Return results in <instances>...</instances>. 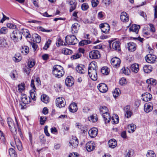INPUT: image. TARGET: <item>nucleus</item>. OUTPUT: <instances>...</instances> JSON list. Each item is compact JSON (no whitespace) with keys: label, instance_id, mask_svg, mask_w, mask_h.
Instances as JSON below:
<instances>
[{"label":"nucleus","instance_id":"f257e3e1","mask_svg":"<svg viewBox=\"0 0 157 157\" xmlns=\"http://www.w3.org/2000/svg\"><path fill=\"white\" fill-rule=\"evenodd\" d=\"M29 33V31L27 29L24 30L23 33H22L18 30H14L10 34V37L11 40L16 43L21 40L22 34L25 36L26 38H30L31 36Z\"/></svg>","mask_w":157,"mask_h":157},{"label":"nucleus","instance_id":"f03ea898","mask_svg":"<svg viewBox=\"0 0 157 157\" xmlns=\"http://www.w3.org/2000/svg\"><path fill=\"white\" fill-rule=\"evenodd\" d=\"M98 67L97 63L92 62L90 63L88 68V74L91 78L94 81H96L98 78Z\"/></svg>","mask_w":157,"mask_h":157},{"label":"nucleus","instance_id":"7ed1b4c3","mask_svg":"<svg viewBox=\"0 0 157 157\" xmlns=\"http://www.w3.org/2000/svg\"><path fill=\"white\" fill-rule=\"evenodd\" d=\"M15 123L10 117H8L7 122L10 131L14 134L17 133V130L18 132H21V129L19 128L17 120L15 118Z\"/></svg>","mask_w":157,"mask_h":157},{"label":"nucleus","instance_id":"20e7f679","mask_svg":"<svg viewBox=\"0 0 157 157\" xmlns=\"http://www.w3.org/2000/svg\"><path fill=\"white\" fill-rule=\"evenodd\" d=\"M64 70L61 66L56 65L53 67L52 74L56 77L61 78L64 75Z\"/></svg>","mask_w":157,"mask_h":157},{"label":"nucleus","instance_id":"39448f33","mask_svg":"<svg viewBox=\"0 0 157 157\" xmlns=\"http://www.w3.org/2000/svg\"><path fill=\"white\" fill-rule=\"evenodd\" d=\"M65 43L68 44L74 45L78 41L76 36L73 35H68L65 37Z\"/></svg>","mask_w":157,"mask_h":157},{"label":"nucleus","instance_id":"423d86ee","mask_svg":"<svg viewBox=\"0 0 157 157\" xmlns=\"http://www.w3.org/2000/svg\"><path fill=\"white\" fill-rule=\"evenodd\" d=\"M30 86L33 89L31 90L30 91V96L32 98V99L34 101H35L36 100V99L35 98L36 91L35 90H36V88L35 86L34 81L33 79L31 80Z\"/></svg>","mask_w":157,"mask_h":157},{"label":"nucleus","instance_id":"0eeeda50","mask_svg":"<svg viewBox=\"0 0 157 157\" xmlns=\"http://www.w3.org/2000/svg\"><path fill=\"white\" fill-rule=\"evenodd\" d=\"M56 102V106L59 108L64 107L66 104L65 100L62 97H59L57 98Z\"/></svg>","mask_w":157,"mask_h":157},{"label":"nucleus","instance_id":"6e6552de","mask_svg":"<svg viewBox=\"0 0 157 157\" xmlns=\"http://www.w3.org/2000/svg\"><path fill=\"white\" fill-rule=\"evenodd\" d=\"M99 27L101 29V31L105 33H108L110 30V26L107 23L101 24L100 25Z\"/></svg>","mask_w":157,"mask_h":157},{"label":"nucleus","instance_id":"1a4fd4ad","mask_svg":"<svg viewBox=\"0 0 157 157\" xmlns=\"http://www.w3.org/2000/svg\"><path fill=\"white\" fill-rule=\"evenodd\" d=\"M90 58L94 59H98L100 57L99 52L97 50H94L91 51L89 54Z\"/></svg>","mask_w":157,"mask_h":157},{"label":"nucleus","instance_id":"9d476101","mask_svg":"<svg viewBox=\"0 0 157 157\" xmlns=\"http://www.w3.org/2000/svg\"><path fill=\"white\" fill-rule=\"evenodd\" d=\"M121 61L119 58L117 57H114L111 60V64L114 67H119Z\"/></svg>","mask_w":157,"mask_h":157},{"label":"nucleus","instance_id":"9b49d317","mask_svg":"<svg viewBox=\"0 0 157 157\" xmlns=\"http://www.w3.org/2000/svg\"><path fill=\"white\" fill-rule=\"evenodd\" d=\"M86 150L88 151H93L95 148V144L94 141H90L86 143Z\"/></svg>","mask_w":157,"mask_h":157},{"label":"nucleus","instance_id":"f8f14e48","mask_svg":"<svg viewBox=\"0 0 157 157\" xmlns=\"http://www.w3.org/2000/svg\"><path fill=\"white\" fill-rule=\"evenodd\" d=\"M98 88L99 91L102 93H105L108 90L106 85L104 83H101L98 85Z\"/></svg>","mask_w":157,"mask_h":157},{"label":"nucleus","instance_id":"ddd939ff","mask_svg":"<svg viewBox=\"0 0 157 157\" xmlns=\"http://www.w3.org/2000/svg\"><path fill=\"white\" fill-rule=\"evenodd\" d=\"M14 141L18 150L19 151H21L22 149V147L21 143L20 140L19 139L17 136L14 135Z\"/></svg>","mask_w":157,"mask_h":157},{"label":"nucleus","instance_id":"4468645a","mask_svg":"<svg viewBox=\"0 0 157 157\" xmlns=\"http://www.w3.org/2000/svg\"><path fill=\"white\" fill-rule=\"evenodd\" d=\"M67 2L71 6L70 9V12H71L75 10L77 5V3L75 0H67Z\"/></svg>","mask_w":157,"mask_h":157},{"label":"nucleus","instance_id":"2eb2a0df","mask_svg":"<svg viewBox=\"0 0 157 157\" xmlns=\"http://www.w3.org/2000/svg\"><path fill=\"white\" fill-rule=\"evenodd\" d=\"M79 25L77 23L73 24L71 27V32L72 34H75L78 33L79 29Z\"/></svg>","mask_w":157,"mask_h":157},{"label":"nucleus","instance_id":"dca6fc26","mask_svg":"<svg viewBox=\"0 0 157 157\" xmlns=\"http://www.w3.org/2000/svg\"><path fill=\"white\" fill-rule=\"evenodd\" d=\"M145 59L147 62L149 63H153L155 61V56L151 54H148L145 57Z\"/></svg>","mask_w":157,"mask_h":157},{"label":"nucleus","instance_id":"f3484780","mask_svg":"<svg viewBox=\"0 0 157 157\" xmlns=\"http://www.w3.org/2000/svg\"><path fill=\"white\" fill-rule=\"evenodd\" d=\"M74 83L73 78L70 76L67 77L65 81V83L66 86H71Z\"/></svg>","mask_w":157,"mask_h":157},{"label":"nucleus","instance_id":"a211bd4d","mask_svg":"<svg viewBox=\"0 0 157 157\" xmlns=\"http://www.w3.org/2000/svg\"><path fill=\"white\" fill-rule=\"evenodd\" d=\"M21 101L24 104H28L31 102L30 98L29 97H27L25 94H21Z\"/></svg>","mask_w":157,"mask_h":157},{"label":"nucleus","instance_id":"6ab92c4d","mask_svg":"<svg viewBox=\"0 0 157 157\" xmlns=\"http://www.w3.org/2000/svg\"><path fill=\"white\" fill-rule=\"evenodd\" d=\"M142 100L145 101H148L152 98L151 95L148 93H145L142 95Z\"/></svg>","mask_w":157,"mask_h":157},{"label":"nucleus","instance_id":"aec40b11","mask_svg":"<svg viewBox=\"0 0 157 157\" xmlns=\"http://www.w3.org/2000/svg\"><path fill=\"white\" fill-rule=\"evenodd\" d=\"M98 133V130L95 128H93L90 129L88 133L91 137L94 138L95 137Z\"/></svg>","mask_w":157,"mask_h":157},{"label":"nucleus","instance_id":"412c9836","mask_svg":"<svg viewBox=\"0 0 157 157\" xmlns=\"http://www.w3.org/2000/svg\"><path fill=\"white\" fill-rule=\"evenodd\" d=\"M76 70L78 73L80 74H84L86 71L85 66L82 65H78L76 67Z\"/></svg>","mask_w":157,"mask_h":157},{"label":"nucleus","instance_id":"4be33fe9","mask_svg":"<svg viewBox=\"0 0 157 157\" xmlns=\"http://www.w3.org/2000/svg\"><path fill=\"white\" fill-rule=\"evenodd\" d=\"M120 19L121 21L124 22L128 21L129 20L128 14L125 12H122L120 16Z\"/></svg>","mask_w":157,"mask_h":157},{"label":"nucleus","instance_id":"5701e85b","mask_svg":"<svg viewBox=\"0 0 157 157\" xmlns=\"http://www.w3.org/2000/svg\"><path fill=\"white\" fill-rule=\"evenodd\" d=\"M112 47L113 49L120 51H121L120 43L119 41H115L112 44Z\"/></svg>","mask_w":157,"mask_h":157},{"label":"nucleus","instance_id":"b1692460","mask_svg":"<svg viewBox=\"0 0 157 157\" xmlns=\"http://www.w3.org/2000/svg\"><path fill=\"white\" fill-rule=\"evenodd\" d=\"M109 146L112 148H114L117 145L116 140L114 139L110 140L108 142Z\"/></svg>","mask_w":157,"mask_h":157},{"label":"nucleus","instance_id":"393cba45","mask_svg":"<svg viewBox=\"0 0 157 157\" xmlns=\"http://www.w3.org/2000/svg\"><path fill=\"white\" fill-rule=\"evenodd\" d=\"M69 109L71 112L75 113L78 110L76 103L74 102L71 103L69 106Z\"/></svg>","mask_w":157,"mask_h":157},{"label":"nucleus","instance_id":"a878e982","mask_svg":"<svg viewBox=\"0 0 157 157\" xmlns=\"http://www.w3.org/2000/svg\"><path fill=\"white\" fill-rule=\"evenodd\" d=\"M128 48L129 51L133 52L136 49V44L133 42H130L127 44Z\"/></svg>","mask_w":157,"mask_h":157},{"label":"nucleus","instance_id":"bb28decb","mask_svg":"<svg viewBox=\"0 0 157 157\" xmlns=\"http://www.w3.org/2000/svg\"><path fill=\"white\" fill-rule=\"evenodd\" d=\"M139 66L138 64H133L131 65L130 69L132 72L137 73L139 70Z\"/></svg>","mask_w":157,"mask_h":157},{"label":"nucleus","instance_id":"cd10ccee","mask_svg":"<svg viewBox=\"0 0 157 157\" xmlns=\"http://www.w3.org/2000/svg\"><path fill=\"white\" fill-rule=\"evenodd\" d=\"M140 28V26L139 25H134L130 28L129 30L130 31L134 32L137 34L138 33L139 29Z\"/></svg>","mask_w":157,"mask_h":157},{"label":"nucleus","instance_id":"c85d7f7f","mask_svg":"<svg viewBox=\"0 0 157 157\" xmlns=\"http://www.w3.org/2000/svg\"><path fill=\"white\" fill-rule=\"evenodd\" d=\"M70 143L74 147H77L78 144V139L75 137L72 138L71 140V142H70Z\"/></svg>","mask_w":157,"mask_h":157},{"label":"nucleus","instance_id":"c756f323","mask_svg":"<svg viewBox=\"0 0 157 157\" xmlns=\"http://www.w3.org/2000/svg\"><path fill=\"white\" fill-rule=\"evenodd\" d=\"M153 109V106L151 104H147L144 105V111L147 113H149Z\"/></svg>","mask_w":157,"mask_h":157},{"label":"nucleus","instance_id":"7c9ffc66","mask_svg":"<svg viewBox=\"0 0 157 157\" xmlns=\"http://www.w3.org/2000/svg\"><path fill=\"white\" fill-rule=\"evenodd\" d=\"M102 116L105 123H109L110 121V116L108 113L102 114Z\"/></svg>","mask_w":157,"mask_h":157},{"label":"nucleus","instance_id":"2f4dec72","mask_svg":"<svg viewBox=\"0 0 157 157\" xmlns=\"http://www.w3.org/2000/svg\"><path fill=\"white\" fill-rule=\"evenodd\" d=\"M130 106H127L125 107L124 109V110L125 112V116L127 118H128L130 117L132 114L131 111L128 110Z\"/></svg>","mask_w":157,"mask_h":157},{"label":"nucleus","instance_id":"473e14b6","mask_svg":"<svg viewBox=\"0 0 157 157\" xmlns=\"http://www.w3.org/2000/svg\"><path fill=\"white\" fill-rule=\"evenodd\" d=\"M41 100L45 103H47L49 101V97L45 94H43L41 96Z\"/></svg>","mask_w":157,"mask_h":157},{"label":"nucleus","instance_id":"72a5a7b5","mask_svg":"<svg viewBox=\"0 0 157 157\" xmlns=\"http://www.w3.org/2000/svg\"><path fill=\"white\" fill-rule=\"evenodd\" d=\"M144 72L147 73H149L152 71V68L150 65H147L144 66L143 68Z\"/></svg>","mask_w":157,"mask_h":157},{"label":"nucleus","instance_id":"f704fd0d","mask_svg":"<svg viewBox=\"0 0 157 157\" xmlns=\"http://www.w3.org/2000/svg\"><path fill=\"white\" fill-rule=\"evenodd\" d=\"M21 50L22 53L24 55H26L29 53V48L28 46H22Z\"/></svg>","mask_w":157,"mask_h":157},{"label":"nucleus","instance_id":"c9c22d12","mask_svg":"<svg viewBox=\"0 0 157 157\" xmlns=\"http://www.w3.org/2000/svg\"><path fill=\"white\" fill-rule=\"evenodd\" d=\"M121 72L125 75H128L130 73V71L128 67H124L121 70Z\"/></svg>","mask_w":157,"mask_h":157},{"label":"nucleus","instance_id":"e433bc0d","mask_svg":"<svg viewBox=\"0 0 157 157\" xmlns=\"http://www.w3.org/2000/svg\"><path fill=\"white\" fill-rule=\"evenodd\" d=\"M10 75L11 78L14 80H15L18 77L17 72L15 70L12 71Z\"/></svg>","mask_w":157,"mask_h":157},{"label":"nucleus","instance_id":"4c0bfd02","mask_svg":"<svg viewBox=\"0 0 157 157\" xmlns=\"http://www.w3.org/2000/svg\"><path fill=\"white\" fill-rule=\"evenodd\" d=\"M13 59L16 62H19L21 59V57L20 54L17 53L16 54L14 57H13Z\"/></svg>","mask_w":157,"mask_h":157},{"label":"nucleus","instance_id":"58836bf2","mask_svg":"<svg viewBox=\"0 0 157 157\" xmlns=\"http://www.w3.org/2000/svg\"><path fill=\"white\" fill-rule=\"evenodd\" d=\"M62 52L65 55H69L72 53V51L67 48H63L62 50Z\"/></svg>","mask_w":157,"mask_h":157},{"label":"nucleus","instance_id":"ea45409f","mask_svg":"<svg viewBox=\"0 0 157 157\" xmlns=\"http://www.w3.org/2000/svg\"><path fill=\"white\" fill-rule=\"evenodd\" d=\"M8 43L6 40L3 38H1L0 39V45L2 47H6L8 45Z\"/></svg>","mask_w":157,"mask_h":157},{"label":"nucleus","instance_id":"a19ab883","mask_svg":"<svg viewBox=\"0 0 157 157\" xmlns=\"http://www.w3.org/2000/svg\"><path fill=\"white\" fill-rule=\"evenodd\" d=\"M111 120L113 124H117L119 122V119L118 117L116 115H114L112 117Z\"/></svg>","mask_w":157,"mask_h":157},{"label":"nucleus","instance_id":"79ce46f5","mask_svg":"<svg viewBox=\"0 0 157 157\" xmlns=\"http://www.w3.org/2000/svg\"><path fill=\"white\" fill-rule=\"evenodd\" d=\"M146 82L148 84L155 85L156 84V81L153 78H150L146 80Z\"/></svg>","mask_w":157,"mask_h":157},{"label":"nucleus","instance_id":"37998d69","mask_svg":"<svg viewBox=\"0 0 157 157\" xmlns=\"http://www.w3.org/2000/svg\"><path fill=\"white\" fill-rule=\"evenodd\" d=\"M120 93V90L119 89H115L113 92V97L115 98L118 97Z\"/></svg>","mask_w":157,"mask_h":157},{"label":"nucleus","instance_id":"c03bdc74","mask_svg":"<svg viewBox=\"0 0 157 157\" xmlns=\"http://www.w3.org/2000/svg\"><path fill=\"white\" fill-rule=\"evenodd\" d=\"M89 119L90 121H91L92 122H96L98 120L97 115L96 114L93 115L89 118Z\"/></svg>","mask_w":157,"mask_h":157},{"label":"nucleus","instance_id":"a18cd8bd","mask_svg":"<svg viewBox=\"0 0 157 157\" xmlns=\"http://www.w3.org/2000/svg\"><path fill=\"white\" fill-rule=\"evenodd\" d=\"M101 71L102 73L105 75H107L109 73V71L107 67H103L101 69Z\"/></svg>","mask_w":157,"mask_h":157},{"label":"nucleus","instance_id":"49530a36","mask_svg":"<svg viewBox=\"0 0 157 157\" xmlns=\"http://www.w3.org/2000/svg\"><path fill=\"white\" fill-rule=\"evenodd\" d=\"M147 157H156V155L152 150L149 151L146 155Z\"/></svg>","mask_w":157,"mask_h":157},{"label":"nucleus","instance_id":"de8ad7c7","mask_svg":"<svg viewBox=\"0 0 157 157\" xmlns=\"http://www.w3.org/2000/svg\"><path fill=\"white\" fill-rule=\"evenodd\" d=\"M128 128L133 132L136 128V126L134 124H132L128 125Z\"/></svg>","mask_w":157,"mask_h":157},{"label":"nucleus","instance_id":"09e8293b","mask_svg":"<svg viewBox=\"0 0 157 157\" xmlns=\"http://www.w3.org/2000/svg\"><path fill=\"white\" fill-rule=\"evenodd\" d=\"M9 153L10 156L17 155L15 151L13 148H10L9 150Z\"/></svg>","mask_w":157,"mask_h":157},{"label":"nucleus","instance_id":"8fccbe9b","mask_svg":"<svg viewBox=\"0 0 157 157\" xmlns=\"http://www.w3.org/2000/svg\"><path fill=\"white\" fill-rule=\"evenodd\" d=\"M25 85L24 83H21L18 85V90L20 92H21L25 89Z\"/></svg>","mask_w":157,"mask_h":157},{"label":"nucleus","instance_id":"3c124183","mask_svg":"<svg viewBox=\"0 0 157 157\" xmlns=\"http://www.w3.org/2000/svg\"><path fill=\"white\" fill-rule=\"evenodd\" d=\"M108 109L105 106L102 107L100 109V112L102 113V114L108 113Z\"/></svg>","mask_w":157,"mask_h":157},{"label":"nucleus","instance_id":"603ef678","mask_svg":"<svg viewBox=\"0 0 157 157\" xmlns=\"http://www.w3.org/2000/svg\"><path fill=\"white\" fill-rule=\"evenodd\" d=\"M35 37V41L37 43H40L41 41V37L40 36L37 34H35L34 35Z\"/></svg>","mask_w":157,"mask_h":157},{"label":"nucleus","instance_id":"864d4df0","mask_svg":"<svg viewBox=\"0 0 157 157\" xmlns=\"http://www.w3.org/2000/svg\"><path fill=\"white\" fill-rule=\"evenodd\" d=\"M46 120V117H45L42 116L40 117V123L41 125H43L44 124Z\"/></svg>","mask_w":157,"mask_h":157},{"label":"nucleus","instance_id":"5fc2aeb1","mask_svg":"<svg viewBox=\"0 0 157 157\" xmlns=\"http://www.w3.org/2000/svg\"><path fill=\"white\" fill-rule=\"evenodd\" d=\"M90 41L86 40H82L80 41L79 43V44L80 46H84L89 44H90Z\"/></svg>","mask_w":157,"mask_h":157},{"label":"nucleus","instance_id":"6e6d98bb","mask_svg":"<svg viewBox=\"0 0 157 157\" xmlns=\"http://www.w3.org/2000/svg\"><path fill=\"white\" fill-rule=\"evenodd\" d=\"M99 2L98 0H92L91 2V4L92 7H96L98 5Z\"/></svg>","mask_w":157,"mask_h":157},{"label":"nucleus","instance_id":"4d7b16f0","mask_svg":"<svg viewBox=\"0 0 157 157\" xmlns=\"http://www.w3.org/2000/svg\"><path fill=\"white\" fill-rule=\"evenodd\" d=\"M88 8V5L86 3L83 4L81 6V8L83 10H86Z\"/></svg>","mask_w":157,"mask_h":157},{"label":"nucleus","instance_id":"13d9d810","mask_svg":"<svg viewBox=\"0 0 157 157\" xmlns=\"http://www.w3.org/2000/svg\"><path fill=\"white\" fill-rule=\"evenodd\" d=\"M7 26L9 28L13 29L16 28V25L13 23H7Z\"/></svg>","mask_w":157,"mask_h":157},{"label":"nucleus","instance_id":"bf43d9fd","mask_svg":"<svg viewBox=\"0 0 157 157\" xmlns=\"http://www.w3.org/2000/svg\"><path fill=\"white\" fill-rule=\"evenodd\" d=\"M81 56V54L77 53L72 56L71 58L73 59H77L79 58Z\"/></svg>","mask_w":157,"mask_h":157},{"label":"nucleus","instance_id":"052dcab7","mask_svg":"<svg viewBox=\"0 0 157 157\" xmlns=\"http://www.w3.org/2000/svg\"><path fill=\"white\" fill-rule=\"evenodd\" d=\"M35 64V63L33 60H31L29 61L28 66L30 68L32 67Z\"/></svg>","mask_w":157,"mask_h":157},{"label":"nucleus","instance_id":"680f3d73","mask_svg":"<svg viewBox=\"0 0 157 157\" xmlns=\"http://www.w3.org/2000/svg\"><path fill=\"white\" fill-rule=\"evenodd\" d=\"M38 29L39 31L45 32H49L51 31V30H46L41 26L38 27Z\"/></svg>","mask_w":157,"mask_h":157},{"label":"nucleus","instance_id":"e2e57ef3","mask_svg":"<svg viewBox=\"0 0 157 157\" xmlns=\"http://www.w3.org/2000/svg\"><path fill=\"white\" fill-rule=\"evenodd\" d=\"M121 85H125L126 83V79L124 78H122L119 81Z\"/></svg>","mask_w":157,"mask_h":157},{"label":"nucleus","instance_id":"0e129e2a","mask_svg":"<svg viewBox=\"0 0 157 157\" xmlns=\"http://www.w3.org/2000/svg\"><path fill=\"white\" fill-rule=\"evenodd\" d=\"M0 138L1 140L3 142L5 141V138L3 132L0 130Z\"/></svg>","mask_w":157,"mask_h":157},{"label":"nucleus","instance_id":"69168bd1","mask_svg":"<svg viewBox=\"0 0 157 157\" xmlns=\"http://www.w3.org/2000/svg\"><path fill=\"white\" fill-rule=\"evenodd\" d=\"M30 44L32 45V48L34 49V51H35L38 47L37 44L33 42H30Z\"/></svg>","mask_w":157,"mask_h":157},{"label":"nucleus","instance_id":"338daca9","mask_svg":"<svg viewBox=\"0 0 157 157\" xmlns=\"http://www.w3.org/2000/svg\"><path fill=\"white\" fill-rule=\"evenodd\" d=\"M7 31V29L5 27L2 28L0 30V33L2 34H6Z\"/></svg>","mask_w":157,"mask_h":157},{"label":"nucleus","instance_id":"774afa93","mask_svg":"<svg viewBox=\"0 0 157 157\" xmlns=\"http://www.w3.org/2000/svg\"><path fill=\"white\" fill-rule=\"evenodd\" d=\"M57 41L58 43H56L57 46H59L60 45H66L64 43V44H63V41L61 39H58Z\"/></svg>","mask_w":157,"mask_h":157}]
</instances>
